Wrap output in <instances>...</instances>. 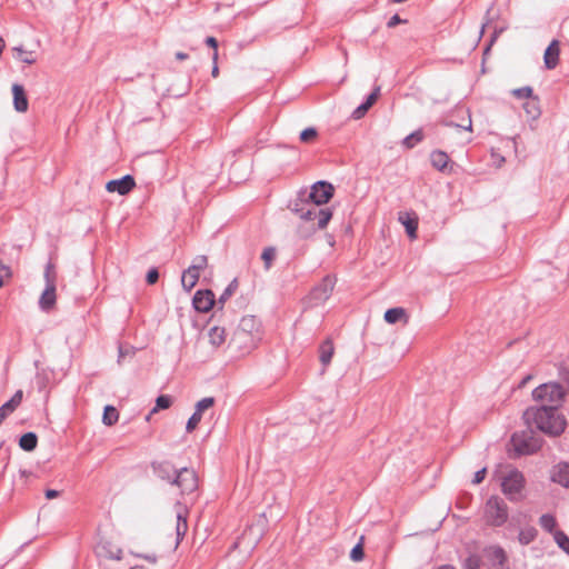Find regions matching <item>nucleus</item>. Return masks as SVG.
I'll use <instances>...</instances> for the list:
<instances>
[{"instance_id":"obj_1","label":"nucleus","mask_w":569,"mask_h":569,"mask_svg":"<svg viewBox=\"0 0 569 569\" xmlns=\"http://www.w3.org/2000/svg\"><path fill=\"white\" fill-rule=\"evenodd\" d=\"M333 196V187L326 181L316 182L309 192L302 191L299 198L291 203V210L299 216L300 219L315 220L318 219V227L325 228L332 217V212L328 208L320 206L327 203Z\"/></svg>"},{"instance_id":"obj_2","label":"nucleus","mask_w":569,"mask_h":569,"mask_svg":"<svg viewBox=\"0 0 569 569\" xmlns=\"http://www.w3.org/2000/svg\"><path fill=\"white\" fill-rule=\"evenodd\" d=\"M522 419L529 429L548 436H559L566 429V419L555 407L531 406L523 411Z\"/></svg>"},{"instance_id":"obj_3","label":"nucleus","mask_w":569,"mask_h":569,"mask_svg":"<svg viewBox=\"0 0 569 569\" xmlns=\"http://www.w3.org/2000/svg\"><path fill=\"white\" fill-rule=\"evenodd\" d=\"M151 467L158 478L177 486L182 495L192 493L198 488V477L193 469L177 470L168 461L152 462Z\"/></svg>"},{"instance_id":"obj_4","label":"nucleus","mask_w":569,"mask_h":569,"mask_svg":"<svg viewBox=\"0 0 569 569\" xmlns=\"http://www.w3.org/2000/svg\"><path fill=\"white\" fill-rule=\"evenodd\" d=\"M566 391L558 382H547L538 386L532 391V399L538 406L555 407L559 409L565 401Z\"/></svg>"},{"instance_id":"obj_5","label":"nucleus","mask_w":569,"mask_h":569,"mask_svg":"<svg viewBox=\"0 0 569 569\" xmlns=\"http://www.w3.org/2000/svg\"><path fill=\"white\" fill-rule=\"evenodd\" d=\"M207 336L209 348L201 340H198L194 345V358L202 362L209 360L214 351L226 342L227 338L226 329L219 326L211 327Z\"/></svg>"},{"instance_id":"obj_6","label":"nucleus","mask_w":569,"mask_h":569,"mask_svg":"<svg viewBox=\"0 0 569 569\" xmlns=\"http://www.w3.org/2000/svg\"><path fill=\"white\" fill-rule=\"evenodd\" d=\"M485 519L491 526H502L508 519L506 502L499 497H490L485 506Z\"/></svg>"},{"instance_id":"obj_7","label":"nucleus","mask_w":569,"mask_h":569,"mask_svg":"<svg viewBox=\"0 0 569 569\" xmlns=\"http://www.w3.org/2000/svg\"><path fill=\"white\" fill-rule=\"evenodd\" d=\"M511 443L518 455H531L541 448V439L529 431L516 432L511 437Z\"/></svg>"},{"instance_id":"obj_8","label":"nucleus","mask_w":569,"mask_h":569,"mask_svg":"<svg viewBox=\"0 0 569 569\" xmlns=\"http://www.w3.org/2000/svg\"><path fill=\"white\" fill-rule=\"evenodd\" d=\"M523 485L525 479L522 473L515 468H510L507 475L501 478L502 492L511 500L518 499Z\"/></svg>"},{"instance_id":"obj_9","label":"nucleus","mask_w":569,"mask_h":569,"mask_svg":"<svg viewBox=\"0 0 569 569\" xmlns=\"http://www.w3.org/2000/svg\"><path fill=\"white\" fill-rule=\"evenodd\" d=\"M335 284H336V277L330 276V274L326 276L321 280V282L312 289L311 299L316 303L326 301L331 296Z\"/></svg>"},{"instance_id":"obj_10","label":"nucleus","mask_w":569,"mask_h":569,"mask_svg":"<svg viewBox=\"0 0 569 569\" xmlns=\"http://www.w3.org/2000/svg\"><path fill=\"white\" fill-rule=\"evenodd\" d=\"M214 403V399L212 397H206L199 400L196 403V409L192 416L189 418L186 430L188 432H192L199 425L202 419V412L209 408H211Z\"/></svg>"},{"instance_id":"obj_11","label":"nucleus","mask_w":569,"mask_h":569,"mask_svg":"<svg viewBox=\"0 0 569 569\" xmlns=\"http://www.w3.org/2000/svg\"><path fill=\"white\" fill-rule=\"evenodd\" d=\"M194 309L199 312H208L216 305L214 295L211 290H198L192 299Z\"/></svg>"},{"instance_id":"obj_12","label":"nucleus","mask_w":569,"mask_h":569,"mask_svg":"<svg viewBox=\"0 0 569 569\" xmlns=\"http://www.w3.org/2000/svg\"><path fill=\"white\" fill-rule=\"evenodd\" d=\"M489 569H509L508 557L501 547H491L486 555Z\"/></svg>"},{"instance_id":"obj_13","label":"nucleus","mask_w":569,"mask_h":569,"mask_svg":"<svg viewBox=\"0 0 569 569\" xmlns=\"http://www.w3.org/2000/svg\"><path fill=\"white\" fill-rule=\"evenodd\" d=\"M134 179L130 174H127L121 179L110 180L107 183L106 189L109 192H118L119 194L123 196L130 192L134 188Z\"/></svg>"},{"instance_id":"obj_14","label":"nucleus","mask_w":569,"mask_h":569,"mask_svg":"<svg viewBox=\"0 0 569 569\" xmlns=\"http://www.w3.org/2000/svg\"><path fill=\"white\" fill-rule=\"evenodd\" d=\"M187 510L183 509L181 505H177V511H176V546L180 543V541L183 539L187 530H188V522H187Z\"/></svg>"},{"instance_id":"obj_15","label":"nucleus","mask_w":569,"mask_h":569,"mask_svg":"<svg viewBox=\"0 0 569 569\" xmlns=\"http://www.w3.org/2000/svg\"><path fill=\"white\" fill-rule=\"evenodd\" d=\"M559 42L552 40L545 51L543 60L547 69H555L559 62Z\"/></svg>"},{"instance_id":"obj_16","label":"nucleus","mask_w":569,"mask_h":569,"mask_svg":"<svg viewBox=\"0 0 569 569\" xmlns=\"http://www.w3.org/2000/svg\"><path fill=\"white\" fill-rule=\"evenodd\" d=\"M56 286H46L39 299V307L42 311H49L56 305Z\"/></svg>"},{"instance_id":"obj_17","label":"nucleus","mask_w":569,"mask_h":569,"mask_svg":"<svg viewBox=\"0 0 569 569\" xmlns=\"http://www.w3.org/2000/svg\"><path fill=\"white\" fill-rule=\"evenodd\" d=\"M13 106L18 112H26L28 110V99L24 89L21 84L14 83L12 86Z\"/></svg>"},{"instance_id":"obj_18","label":"nucleus","mask_w":569,"mask_h":569,"mask_svg":"<svg viewBox=\"0 0 569 569\" xmlns=\"http://www.w3.org/2000/svg\"><path fill=\"white\" fill-rule=\"evenodd\" d=\"M399 221L405 226L409 238L415 239L417 237L418 218L408 212H400Z\"/></svg>"},{"instance_id":"obj_19","label":"nucleus","mask_w":569,"mask_h":569,"mask_svg":"<svg viewBox=\"0 0 569 569\" xmlns=\"http://www.w3.org/2000/svg\"><path fill=\"white\" fill-rule=\"evenodd\" d=\"M96 552L100 557L109 559L120 560L122 557V550L112 546L109 542H101L97 546Z\"/></svg>"},{"instance_id":"obj_20","label":"nucleus","mask_w":569,"mask_h":569,"mask_svg":"<svg viewBox=\"0 0 569 569\" xmlns=\"http://www.w3.org/2000/svg\"><path fill=\"white\" fill-rule=\"evenodd\" d=\"M552 480L563 487L569 488V463H559L552 473Z\"/></svg>"},{"instance_id":"obj_21","label":"nucleus","mask_w":569,"mask_h":569,"mask_svg":"<svg viewBox=\"0 0 569 569\" xmlns=\"http://www.w3.org/2000/svg\"><path fill=\"white\" fill-rule=\"evenodd\" d=\"M431 164L441 172H446L448 168L449 157L441 150H435L430 154Z\"/></svg>"},{"instance_id":"obj_22","label":"nucleus","mask_w":569,"mask_h":569,"mask_svg":"<svg viewBox=\"0 0 569 569\" xmlns=\"http://www.w3.org/2000/svg\"><path fill=\"white\" fill-rule=\"evenodd\" d=\"M335 353V347L330 339L325 340L319 348V359L323 367H327Z\"/></svg>"},{"instance_id":"obj_23","label":"nucleus","mask_w":569,"mask_h":569,"mask_svg":"<svg viewBox=\"0 0 569 569\" xmlns=\"http://www.w3.org/2000/svg\"><path fill=\"white\" fill-rule=\"evenodd\" d=\"M301 220H302V223L298 227L297 233L302 239H307V238L311 237L317 231V229H320L318 227V219L309 220V221H307L306 219H301Z\"/></svg>"},{"instance_id":"obj_24","label":"nucleus","mask_w":569,"mask_h":569,"mask_svg":"<svg viewBox=\"0 0 569 569\" xmlns=\"http://www.w3.org/2000/svg\"><path fill=\"white\" fill-rule=\"evenodd\" d=\"M239 328L242 332L253 333L260 329V322L254 316L242 317Z\"/></svg>"},{"instance_id":"obj_25","label":"nucleus","mask_w":569,"mask_h":569,"mask_svg":"<svg viewBox=\"0 0 569 569\" xmlns=\"http://www.w3.org/2000/svg\"><path fill=\"white\" fill-rule=\"evenodd\" d=\"M199 277L200 274L198 272L191 271V269L188 268L187 270L183 271L181 277L182 287L187 291H191L193 287L197 284Z\"/></svg>"},{"instance_id":"obj_26","label":"nucleus","mask_w":569,"mask_h":569,"mask_svg":"<svg viewBox=\"0 0 569 569\" xmlns=\"http://www.w3.org/2000/svg\"><path fill=\"white\" fill-rule=\"evenodd\" d=\"M37 443L38 438L33 432L24 433L19 440V446L26 451H32L37 447Z\"/></svg>"},{"instance_id":"obj_27","label":"nucleus","mask_w":569,"mask_h":569,"mask_svg":"<svg viewBox=\"0 0 569 569\" xmlns=\"http://www.w3.org/2000/svg\"><path fill=\"white\" fill-rule=\"evenodd\" d=\"M537 535L535 527H526L519 531L518 540L522 546H527L536 539Z\"/></svg>"},{"instance_id":"obj_28","label":"nucleus","mask_w":569,"mask_h":569,"mask_svg":"<svg viewBox=\"0 0 569 569\" xmlns=\"http://www.w3.org/2000/svg\"><path fill=\"white\" fill-rule=\"evenodd\" d=\"M383 318L386 322L393 325L401 320L402 318H406V311L403 308L400 307L391 308L385 312Z\"/></svg>"},{"instance_id":"obj_29","label":"nucleus","mask_w":569,"mask_h":569,"mask_svg":"<svg viewBox=\"0 0 569 569\" xmlns=\"http://www.w3.org/2000/svg\"><path fill=\"white\" fill-rule=\"evenodd\" d=\"M13 51V57L23 62V63H27V64H32L36 62V58L33 57V52L31 51H26L22 47H14L12 49Z\"/></svg>"},{"instance_id":"obj_30","label":"nucleus","mask_w":569,"mask_h":569,"mask_svg":"<svg viewBox=\"0 0 569 569\" xmlns=\"http://www.w3.org/2000/svg\"><path fill=\"white\" fill-rule=\"evenodd\" d=\"M239 287V282H238V279L234 278L229 284L228 287L224 289V291L222 292V295L219 297V299L216 301L217 305L220 306V308L223 307V305L226 303L227 300H229V298L237 291Z\"/></svg>"},{"instance_id":"obj_31","label":"nucleus","mask_w":569,"mask_h":569,"mask_svg":"<svg viewBox=\"0 0 569 569\" xmlns=\"http://www.w3.org/2000/svg\"><path fill=\"white\" fill-rule=\"evenodd\" d=\"M119 419V412L113 406H106L102 416V422L106 426H113Z\"/></svg>"},{"instance_id":"obj_32","label":"nucleus","mask_w":569,"mask_h":569,"mask_svg":"<svg viewBox=\"0 0 569 569\" xmlns=\"http://www.w3.org/2000/svg\"><path fill=\"white\" fill-rule=\"evenodd\" d=\"M539 525L543 530L551 532L552 535L557 530L556 529L557 521H556L555 517L550 513L542 515L539 518Z\"/></svg>"},{"instance_id":"obj_33","label":"nucleus","mask_w":569,"mask_h":569,"mask_svg":"<svg viewBox=\"0 0 569 569\" xmlns=\"http://www.w3.org/2000/svg\"><path fill=\"white\" fill-rule=\"evenodd\" d=\"M553 539L558 547L569 555V537L561 530L553 532Z\"/></svg>"},{"instance_id":"obj_34","label":"nucleus","mask_w":569,"mask_h":569,"mask_svg":"<svg viewBox=\"0 0 569 569\" xmlns=\"http://www.w3.org/2000/svg\"><path fill=\"white\" fill-rule=\"evenodd\" d=\"M172 403L171 397L167 395H161L156 400V407L152 409V411L147 416V420L150 419V416L153 412H157L159 409H168Z\"/></svg>"},{"instance_id":"obj_35","label":"nucleus","mask_w":569,"mask_h":569,"mask_svg":"<svg viewBox=\"0 0 569 569\" xmlns=\"http://www.w3.org/2000/svg\"><path fill=\"white\" fill-rule=\"evenodd\" d=\"M276 258V249L273 247H267L263 249L261 259L264 262L266 270H269L271 267L272 261Z\"/></svg>"},{"instance_id":"obj_36","label":"nucleus","mask_w":569,"mask_h":569,"mask_svg":"<svg viewBox=\"0 0 569 569\" xmlns=\"http://www.w3.org/2000/svg\"><path fill=\"white\" fill-rule=\"evenodd\" d=\"M208 266V258L207 256H197L191 266L189 267V269H191V271H194V272H198L200 274V271L206 269Z\"/></svg>"},{"instance_id":"obj_37","label":"nucleus","mask_w":569,"mask_h":569,"mask_svg":"<svg viewBox=\"0 0 569 569\" xmlns=\"http://www.w3.org/2000/svg\"><path fill=\"white\" fill-rule=\"evenodd\" d=\"M422 131L417 130L403 139V146L407 148H413L418 142L422 140Z\"/></svg>"},{"instance_id":"obj_38","label":"nucleus","mask_w":569,"mask_h":569,"mask_svg":"<svg viewBox=\"0 0 569 569\" xmlns=\"http://www.w3.org/2000/svg\"><path fill=\"white\" fill-rule=\"evenodd\" d=\"M46 286H56V271L52 263H48L44 270Z\"/></svg>"},{"instance_id":"obj_39","label":"nucleus","mask_w":569,"mask_h":569,"mask_svg":"<svg viewBox=\"0 0 569 569\" xmlns=\"http://www.w3.org/2000/svg\"><path fill=\"white\" fill-rule=\"evenodd\" d=\"M480 558L476 555H470L463 563L465 569H479Z\"/></svg>"},{"instance_id":"obj_40","label":"nucleus","mask_w":569,"mask_h":569,"mask_svg":"<svg viewBox=\"0 0 569 569\" xmlns=\"http://www.w3.org/2000/svg\"><path fill=\"white\" fill-rule=\"evenodd\" d=\"M22 397H23V393L21 390H18L16 391V393L11 397L10 400H8L7 402H4L6 405H10V409L12 411H14L17 409V407L21 403L22 401Z\"/></svg>"},{"instance_id":"obj_41","label":"nucleus","mask_w":569,"mask_h":569,"mask_svg":"<svg viewBox=\"0 0 569 569\" xmlns=\"http://www.w3.org/2000/svg\"><path fill=\"white\" fill-rule=\"evenodd\" d=\"M316 137H317V131L315 128H307V129L302 130L300 133V140L302 142H309L312 139H315Z\"/></svg>"},{"instance_id":"obj_42","label":"nucleus","mask_w":569,"mask_h":569,"mask_svg":"<svg viewBox=\"0 0 569 569\" xmlns=\"http://www.w3.org/2000/svg\"><path fill=\"white\" fill-rule=\"evenodd\" d=\"M363 556H365V553H363V548H362L361 543H357V545L352 548V550H351V552H350V558H351L353 561H360V560H362V559H363Z\"/></svg>"},{"instance_id":"obj_43","label":"nucleus","mask_w":569,"mask_h":569,"mask_svg":"<svg viewBox=\"0 0 569 569\" xmlns=\"http://www.w3.org/2000/svg\"><path fill=\"white\" fill-rule=\"evenodd\" d=\"M11 277V269L9 266L0 262V288L3 286L4 279Z\"/></svg>"},{"instance_id":"obj_44","label":"nucleus","mask_w":569,"mask_h":569,"mask_svg":"<svg viewBox=\"0 0 569 569\" xmlns=\"http://www.w3.org/2000/svg\"><path fill=\"white\" fill-rule=\"evenodd\" d=\"M532 94L531 87H522L513 90V96L517 98H529Z\"/></svg>"},{"instance_id":"obj_45","label":"nucleus","mask_w":569,"mask_h":569,"mask_svg":"<svg viewBox=\"0 0 569 569\" xmlns=\"http://www.w3.org/2000/svg\"><path fill=\"white\" fill-rule=\"evenodd\" d=\"M380 96V87H376L373 91L368 96L367 100L363 102L367 107L371 108L372 104L377 101Z\"/></svg>"},{"instance_id":"obj_46","label":"nucleus","mask_w":569,"mask_h":569,"mask_svg":"<svg viewBox=\"0 0 569 569\" xmlns=\"http://www.w3.org/2000/svg\"><path fill=\"white\" fill-rule=\"evenodd\" d=\"M370 108L366 106V103H361L359 107H357L355 109V111L352 112V117L353 119H360L362 118L366 112L369 110Z\"/></svg>"},{"instance_id":"obj_47","label":"nucleus","mask_w":569,"mask_h":569,"mask_svg":"<svg viewBox=\"0 0 569 569\" xmlns=\"http://www.w3.org/2000/svg\"><path fill=\"white\" fill-rule=\"evenodd\" d=\"M158 279H159V272H158V270H157L156 268L150 269V270L148 271V273H147V279H146V280H147V282H148L149 284H154V283L158 281Z\"/></svg>"},{"instance_id":"obj_48","label":"nucleus","mask_w":569,"mask_h":569,"mask_svg":"<svg viewBox=\"0 0 569 569\" xmlns=\"http://www.w3.org/2000/svg\"><path fill=\"white\" fill-rule=\"evenodd\" d=\"M10 405H6L3 403L1 407H0V425L2 423V421L10 415L12 413L13 411L10 409Z\"/></svg>"},{"instance_id":"obj_49","label":"nucleus","mask_w":569,"mask_h":569,"mask_svg":"<svg viewBox=\"0 0 569 569\" xmlns=\"http://www.w3.org/2000/svg\"><path fill=\"white\" fill-rule=\"evenodd\" d=\"M486 473H487V469L486 468H482L480 470H478L476 473H475V477H473V480L472 482L475 485H478L480 482L483 481L485 477H486Z\"/></svg>"},{"instance_id":"obj_50","label":"nucleus","mask_w":569,"mask_h":569,"mask_svg":"<svg viewBox=\"0 0 569 569\" xmlns=\"http://www.w3.org/2000/svg\"><path fill=\"white\" fill-rule=\"evenodd\" d=\"M401 22H403V21L401 20V18H400L398 14H393V16L389 19V21L387 22V26H388V28H393V27H396L397 24H399V23H401Z\"/></svg>"},{"instance_id":"obj_51","label":"nucleus","mask_w":569,"mask_h":569,"mask_svg":"<svg viewBox=\"0 0 569 569\" xmlns=\"http://www.w3.org/2000/svg\"><path fill=\"white\" fill-rule=\"evenodd\" d=\"M212 59H213L214 64H213L211 73H212L213 77H217L218 73H219V69H218V66H217V59H218V52L217 51L213 52Z\"/></svg>"},{"instance_id":"obj_52","label":"nucleus","mask_w":569,"mask_h":569,"mask_svg":"<svg viewBox=\"0 0 569 569\" xmlns=\"http://www.w3.org/2000/svg\"><path fill=\"white\" fill-rule=\"evenodd\" d=\"M206 43H207L209 47L213 48V49H214V51H217L218 41H217V39H216V38H213V37H208V38L206 39Z\"/></svg>"},{"instance_id":"obj_53","label":"nucleus","mask_w":569,"mask_h":569,"mask_svg":"<svg viewBox=\"0 0 569 569\" xmlns=\"http://www.w3.org/2000/svg\"><path fill=\"white\" fill-rule=\"evenodd\" d=\"M59 496V491L54 490V489H48L46 491V498L47 499H53V498H57Z\"/></svg>"},{"instance_id":"obj_54","label":"nucleus","mask_w":569,"mask_h":569,"mask_svg":"<svg viewBox=\"0 0 569 569\" xmlns=\"http://www.w3.org/2000/svg\"><path fill=\"white\" fill-rule=\"evenodd\" d=\"M532 379V376L531 375H527L519 383V388H522L525 387L530 380Z\"/></svg>"},{"instance_id":"obj_55","label":"nucleus","mask_w":569,"mask_h":569,"mask_svg":"<svg viewBox=\"0 0 569 569\" xmlns=\"http://www.w3.org/2000/svg\"><path fill=\"white\" fill-rule=\"evenodd\" d=\"M176 58H177L178 60H184V59H187V58H188V54H187V53H184V52H177V53H176Z\"/></svg>"},{"instance_id":"obj_56","label":"nucleus","mask_w":569,"mask_h":569,"mask_svg":"<svg viewBox=\"0 0 569 569\" xmlns=\"http://www.w3.org/2000/svg\"><path fill=\"white\" fill-rule=\"evenodd\" d=\"M4 47H6V42H4L3 38L0 37V54L2 53Z\"/></svg>"},{"instance_id":"obj_57","label":"nucleus","mask_w":569,"mask_h":569,"mask_svg":"<svg viewBox=\"0 0 569 569\" xmlns=\"http://www.w3.org/2000/svg\"><path fill=\"white\" fill-rule=\"evenodd\" d=\"M144 559H147L150 562H156L157 560L156 556H144Z\"/></svg>"},{"instance_id":"obj_58","label":"nucleus","mask_w":569,"mask_h":569,"mask_svg":"<svg viewBox=\"0 0 569 569\" xmlns=\"http://www.w3.org/2000/svg\"><path fill=\"white\" fill-rule=\"evenodd\" d=\"M439 569H455L452 566L446 565L441 566Z\"/></svg>"},{"instance_id":"obj_59","label":"nucleus","mask_w":569,"mask_h":569,"mask_svg":"<svg viewBox=\"0 0 569 569\" xmlns=\"http://www.w3.org/2000/svg\"><path fill=\"white\" fill-rule=\"evenodd\" d=\"M465 129H467V130H471V120H470V119H469V123H468V126H467V127H465Z\"/></svg>"},{"instance_id":"obj_60","label":"nucleus","mask_w":569,"mask_h":569,"mask_svg":"<svg viewBox=\"0 0 569 569\" xmlns=\"http://www.w3.org/2000/svg\"><path fill=\"white\" fill-rule=\"evenodd\" d=\"M131 569H147V568H144V567H142V566H134V567H132Z\"/></svg>"},{"instance_id":"obj_61","label":"nucleus","mask_w":569,"mask_h":569,"mask_svg":"<svg viewBox=\"0 0 569 569\" xmlns=\"http://www.w3.org/2000/svg\"><path fill=\"white\" fill-rule=\"evenodd\" d=\"M3 447V441H0V449Z\"/></svg>"}]
</instances>
